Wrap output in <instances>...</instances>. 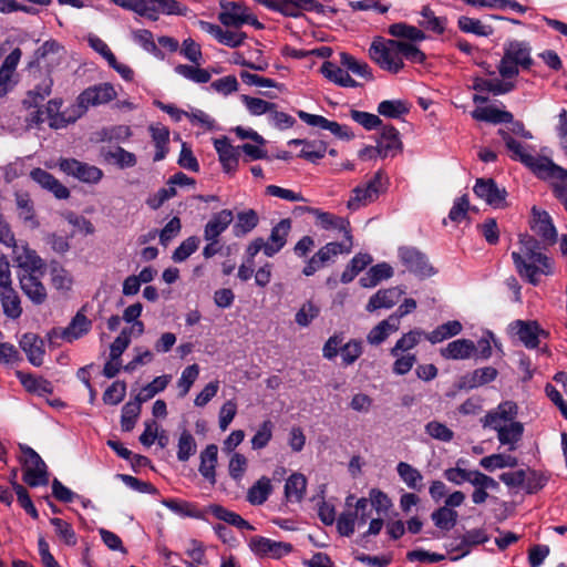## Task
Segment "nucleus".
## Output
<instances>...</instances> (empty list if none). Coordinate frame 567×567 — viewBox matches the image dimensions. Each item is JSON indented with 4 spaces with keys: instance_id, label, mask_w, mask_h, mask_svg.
I'll use <instances>...</instances> for the list:
<instances>
[{
    "instance_id": "nucleus-1",
    "label": "nucleus",
    "mask_w": 567,
    "mask_h": 567,
    "mask_svg": "<svg viewBox=\"0 0 567 567\" xmlns=\"http://www.w3.org/2000/svg\"><path fill=\"white\" fill-rule=\"evenodd\" d=\"M519 251L512 252L517 274L533 286L540 282L542 276L554 274V260L542 252L540 243L530 235L519 236Z\"/></svg>"
},
{
    "instance_id": "nucleus-2",
    "label": "nucleus",
    "mask_w": 567,
    "mask_h": 567,
    "mask_svg": "<svg viewBox=\"0 0 567 567\" xmlns=\"http://www.w3.org/2000/svg\"><path fill=\"white\" fill-rule=\"evenodd\" d=\"M532 48L526 41L512 40L504 44V55L498 64V72L503 79L518 75L519 68L528 70L533 60Z\"/></svg>"
},
{
    "instance_id": "nucleus-3",
    "label": "nucleus",
    "mask_w": 567,
    "mask_h": 567,
    "mask_svg": "<svg viewBox=\"0 0 567 567\" xmlns=\"http://www.w3.org/2000/svg\"><path fill=\"white\" fill-rule=\"evenodd\" d=\"M400 45L401 40L377 38L369 49V55L381 69L396 74L404 66Z\"/></svg>"
},
{
    "instance_id": "nucleus-4",
    "label": "nucleus",
    "mask_w": 567,
    "mask_h": 567,
    "mask_svg": "<svg viewBox=\"0 0 567 567\" xmlns=\"http://www.w3.org/2000/svg\"><path fill=\"white\" fill-rule=\"evenodd\" d=\"M385 188L384 173L382 171H378L365 184L358 185L352 189L347 206L351 210L364 207L375 202Z\"/></svg>"
},
{
    "instance_id": "nucleus-5",
    "label": "nucleus",
    "mask_w": 567,
    "mask_h": 567,
    "mask_svg": "<svg viewBox=\"0 0 567 567\" xmlns=\"http://www.w3.org/2000/svg\"><path fill=\"white\" fill-rule=\"evenodd\" d=\"M352 249V236L347 231V239L342 243L331 241L321 247L307 262L302 274L307 277L315 275L316 271L324 267L329 262H333L334 258L340 254H349Z\"/></svg>"
},
{
    "instance_id": "nucleus-6",
    "label": "nucleus",
    "mask_w": 567,
    "mask_h": 567,
    "mask_svg": "<svg viewBox=\"0 0 567 567\" xmlns=\"http://www.w3.org/2000/svg\"><path fill=\"white\" fill-rule=\"evenodd\" d=\"M512 153V158L515 161H519L525 166H527L533 173H535L540 178H547L548 169H555L556 172L563 174V167L556 165L553 161L547 157L533 155L527 152L524 145L518 141L514 142L513 146L507 148Z\"/></svg>"
},
{
    "instance_id": "nucleus-7",
    "label": "nucleus",
    "mask_w": 567,
    "mask_h": 567,
    "mask_svg": "<svg viewBox=\"0 0 567 567\" xmlns=\"http://www.w3.org/2000/svg\"><path fill=\"white\" fill-rule=\"evenodd\" d=\"M23 481L31 487L43 486L49 483L47 465L41 456L31 447H22Z\"/></svg>"
},
{
    "instance_id": "nucleus-8",
    "label": "nucleus",
    "mask_w": 567,
    "mask_h": 567,
    "mask_svg": "<svg viewBox=\"0 0 567 567\" xmlns=\"http://www.w3.org/2000/svg\"><path fill=\"white\" fill-rule=\"evenodd\" d=\"M218 20L223 25L229 28H240L244 24H251L257 29L262 28V24L241 2L221 3V11L218 13Z\"/></svg>"
},
{
    "instance_id": "nucleus-9",
    "label": "nucleus",
    "mask_w": 567,
    "mask_h": 567,
    "mask_svg": "<svg viewBox=\"0 0 567 567\" xmlns=\"http://www.w3.org/2000/svg\"><path fill=\"white\" fill-rule=\"evenodd\" d=\"M368 508L369 499L361 497L355 502L353 509L344 511L337 519V528L340 535L349 537L354 533L357 522L360 525L365 524L370 516Z\"/></svg>"
},
{
    "instance_id": "nucleus-10",
    "label": "nucleus",
    "mask_w": 567,
    "mask_h": 567,
    "mask_svg": "<svg viewBox=\"0 0 567 567\" xmlns=\"http://www.w3.org/2000/svg\"><path fill=\"white\" fill-rule=\"evenodd\" d=\"M62 172L71 175L83 183L96 184L103 177V172L93 165L82 163L75 158H63L59 163Z\"/></svg>"
},
{
    "instance_id": "nucleus-11",
    "label": "nucleus",
    "mask_w": 567,
    "mask_h": 567,
    "mask_svg": "<svg viewBox=\"0 0 567 567\" xmlns=\"http://www.w3.org/2000/svg\"><path fill=\"white\" fill-rule=\"evenodd\" d=\"M399 258L402 265L419 277H430L434 274L433 267L429 264L424 254L414 247H401Z\"/></svg>"
},
{
    "instance_id": "nucleus-12",
    "label": "nucleus",
    "mask_w": 567,
    "mask_h": 567,
    "mask_svg": "<svg viewBox=\"0 0 567 567\" xmlns=\"http://www.w3.org/2000/svg\"><path fill=\"white\" fill-rule=\"evenodd\" d=\"M136 13L155 21L159 14H184V10L176 0H138Z\"/></svg>"
},
{
    "instance_id": "nucleus-13",
    "label": "nucleus",
    "mask_w": 567,
    "mask_h": 567,
    "mask_svg": "<svg viewBox=\"0 0 567 567\" xmlns=\"http://www.w3.org/2000/svg\"><path fill=\"white\" fill-rule=\"evenodd\" d=\"M511 330L528 349L537 348L539 338L548 336L536 320H515L511 323Z\"/></svg>"
},
{
    "instance_id": "nucleus-14",
    "label": "nucleus",
    "mask_w": 567,
    "mask_h": 567,
    "mask_svg": "<svg viewBox=\"0 0 567 567\" xmlns=\"http://www.w3.org/2000/svg\"><path fill=\"white\" fill-rule=\"evenodd\" d=\"M518 406L513 401H504L498 406L489 411L483 419L484 427L497 429L499 426L516 422Z\"/></svg>"
},
{
    "instance_id": "nucleus-15",
    "label": "nucleus",
    "mask_w": 567,
    "mask_h": 567,
    "mask_svg": "<svg viewBox=\"0 0 567 567\" xmlns=\"http://www.w3.org/2000/svg\"><path fill=\"white\" fill-rule=\"evenodd\" d=\"M116 96L113 85L102 83L84 90L78 97L79 105L83 109L105 104Z\"/></svg>"
},
{
    "instance_id": "nucleus-16",
    "label": "nucleus",
    "mask_w": 567,
    "mask_h": 567,
    "mask_svg": "<svg viewBox=\"0 0 567 567\" xmlns=\"http://www.w3.org/2000/svg\"><path fill=\"white\" fill-rule=\"evenodd\" d=\"M474 193L477 197L484 199L488 205L501 208L505 204L507 192L498 187L492 178H478L474 186Z\"/></svg>"
},
{
    "instance_id": "nucleus-17",
    "label": "nucleus",
    "mask_w": 567,
    "mask_h": 567,
    "mask_svg": "<svg viewBox=\"0 0 567 567\" xmlns=\"http://www.w3.org/2000/svg\"><path fill=\"white\" fill-rule=\"evenodd\" d=\"M250 549L258 556L280 558L292 551V545L284 542H276L266 537L255 536L249 542Z\"/></svg>"
},
{
    "instance_id": "nucleus-18",
    "label": "nucleus",
    "mask_w": 567,
    "mask_h": 567,
    "mask_svg": "<svg viewBox=\"0 0 567 567\" xmlns=\"http://www.w3.org/2000/svg\"><path fill=\"white\" fill-rule=\"evenodd\" d=\"M259 3L281 12L288 17H298L302 11H311L316 2L313 0H257Z\"/></svg>"
},
{
    "instance_id": "nucleus-19",
    "label": "nucleus",
    "mask_w": 567,
    "mask_h": 567,
    "mask_svg": "<svg viewBox=\"0 0 567 567\" xmlns=\"http://www.w3.org/2000/svg\"><path fill=\"white\" fill-rule=\"evenodd\" d=\"M401 150L399 131L392 125H383L377 144L378 155L381 157L394 156Z\"/></svg>"
},
{
    "instance_id": "nucleus-20",
    "label": "nucleus",
    "mask_w": 567,
    "mask_h": 567,
    "mask_svg": "<svg viewBox=\"0 0 567 567\" xmlns=\"http://www.w3.org/2000/svg\"><path fill=\"white\" fill-rule=\"evenodd\" d=\"M21 56V49L16 48L6 56L2 65L0 66V97L6 96L13 87L11 80Z\"/></svg>"
},
{
    "instance_id": "nucleus-21",
    "label": "nucleus",
    "mask_w": 567,
    "mask_h": 567,
    "mask_svg": "<svg viewBox=\"0 0 567 567\" xmlns=\"http://www.w3.org/2000/svg\"><path fill=\"white\" fill-rule=\"evenodd\" d=\"M19 346L27 354L31 364L40 367L43 363L44 342L38 334L32 332L24 333L19 341Z\"/></svg>"
},
{
    "instance_id": "nucleus-22",
    "label": "nucleus",
    "mask_w": 567,
    "mask_h": 567,
    "mask_svg": "<svg viewBox=\"0 0 567 567\" xmlns=\"http://www.w3.org/2000/svg\"><path fill=\"white\" fill-rule=\"evenodd\" d=\"M30 176L42 188L51 192L58 199L70 197V190L47 171L34 168L31 171Z\"/></svg>"
},
{
    "instance_id": "nucleus-23",
    "label": "nucleus",
    "mask_w": 567,
    "mask_h": 567,
    "mask_svg": "<svg viewBox=\"0 0 567 567\" xmlns=\"http://www.w3.org/2000/svg\"><path fill=\"white\" fill-rule=\"evenodd\" d=\"M291 230V220L289 218L281 219L277 225H275L271 229L268 241H266V256L272 257L278 251L282 249V247L287 243V237Z\"/></svg>"
},
{
    "instance_id": "nucleus-24",
    "label": "nucleus",
    "mask_w": 567,
    "mask_h": 567,
    "mask_svg": "<svg viewBox=\"0 0 567 567\" xmlns=\"http://www.w3.org/2000/svg\"><path fill=\"white\" fill-rule=\"evenodd\" d=\"M23 293L35 305H41L47 299V289L35 274H22L19 277Z\"/></svg>"
},
{
    "instance_id": "nucleus-25",
    "label": "nucleus",
    "mask_w": 567,
    "mask_h": 567,
    "mask_svg": "<svg viewBox=\"0 0 567 567\" xmlns=\"http://www.w3.org/2000/svg\"><path fill=\"white\" fill-rule=\"evenodd\" d=\"M233 212L229 209H223L219 213L213 215L209 221L204 228V238L207 241H216L220 234H223L233 221Z\"/></svg>"
},
{
    "instance_id": "nucleus-26",
    "label": "nucleus",
    "mask_w": 567,
    "mask_h": 567,
    "mask_svg": "<svg viewBox=\"0 0 567 567\" xmlns=\"http://www.w3.org/2000/svg\"><path fill=\"white\" fill-rule=\"evenodd\" d=\"M13 254L16 262L23 269V274H37L44 267V262L38 254L25 246L21 248L14 246Z\"/></svg>"
},
{
    "instance_id": "nucleus-27",
    "label": "nucleus",
    "mask_w": 567,
    "mask_h": 567,
    "mask_svg": "<svg viewBox=\"0 0 567 567\" xmlns=\"http://www.w3.org/2000/svg\"><path fill=\"white\" fill-rule=\"evenodd\" d=\"M476 352V346L472 340L457 339L440 349V353L447 360H465Z\"/></svg>"
},
{
    "instance_id": "nucleus-28",
    "label": "nucleus",
    "mask_w": 567,
    "mask_h": 567,
    "mask_svg": "<svg viewBox=\"0 0 567 567\" xmlns=\"http://www.w3.org/2000/svg\"><path fill=\"white\" fill-rule=\"evenodd\" d=\"M533 215L534 219L532 229L534 233L548 244H554L557 238V231L549 214L547 212H540L536 208H533Z\"/></svg>"
},
{
    "instance_id": "nucleus-29",
    "label": "nucleus",
    "mask_w": 567,
    "mask_h": 567,
    "mask_svg": "<svg viewBox=\"0 0 567 567\" xmlns=\"http://www.w3.org/2000/svg\"><path fill=\"white\" fill-rule=\"evenodd\" d=\"M402 295L403 290L398 287L379 290L370 298L365 309L369 312H373L381 308L390 309L400 301Z\"/></svg>"
},
{
    "instance_id": "nucleus-30",
    "label": "nucleus",
    "mask_w": 567,
    "mask_h": 567,
    "mask_svg": "<svg viewBox=\"0 0 567 567\" xmlns=\"http://www.w3.org/2000/svg\"><path fill=\"white\" fill-rule=\"evenodd\" d=\"M219 161L226 173H233L238 166L239 152L238 148L229 144L227 137L217 138L214 142Z\"/></svg>"
},
{
    "instance_id": "nucleus-31",
    "label": "nucleus",
    "mask_w": 567,
    "mask_h": 567,
    "mask_svg": "<svg viewBox=\"0 0 567 567\" xmlns=\"http://www.w3.org/2000/svg\"><path fill=\"white\" fill-rule=\"evenodd\" d=\"M321 73L329 81L342 87H357L359 85L340 63L337 64L330 61L323 62Z\"/></svg>"
},
{
    "instance_id": "nucleus-32",
    "label": "nucleus",
    "mask_w": 567,
    "mask_h": 567,
    "mask_svg": "<svg viewBox=\"0 0 567 567\" xmlns=\"http://www.w3.org/2000/svg\"><path fill=\"white\" fill-rule=\"evenodd\" d=\"M497 433V440L502 445L508 446V451H515L524 434V424L522 422H512L509 424L494 429Z\"/></svg>"
},
{
    "instance_id": "nucleus-33",
    "label": "nucleus",
    "mask_w": 567,
    "mask_h": 567,
    "mask_svg": "<svg viewBox=\"0 0 567 567\" xmlns=\"http://www.w3.org/2000/svg\"><path fill=\"white\" fill-rule=\"evenodd\" d=\"M205 513H210L215 518L233 525L239 529L254 530V527L240 515L231 512L218 504H212L205 508Z\"/></svg>"
},
{
    "instance_id": "nucleus-34",
    "label": "nucleus",
    "mask_w": 567,
    "mask_h": 567,
    "mask_svg": "<svg viewBox=\"0 0 567 567\" xmlns=\"http://www.w3.org/2000/svg\"><path fill=\"white\" fill-rule=\"evenodd\" d=\"M53 80L51 78L44 79L34 89L27 92L22 104L25 109H38L42 102L51 94Z\"/></svg>"
},
{
    "instance_id": "nucleus-35",
    "label": "nucleus",
    "mask_w": 567,
    "mask_h": 567,
    "mask_svg": "<svg viewBox=\"0 0 567 567\" xmlns=\"http://www.w3.org/2000/svg\"><path fill=\"white\" fill-rule=\"evenodd\" d=\"M497 374V370L493 367L476 369L462 378L461 386L467 389L478 388L494 381Z\"/></svg>"
},
{
    "instance_id": "nucleus-36",
    "label": "nucleus",
    "mask_w": 567,
    "mask_h": 567,
    "mask_svg": "<svg viewBox=\"0 0 567 567\" xmlns=\"http://www.w3.org/2000/svg\"><path fill=\"white\" fill-rule=\"evenodd\" d=\"M307 489V478L301 473H292L285 484V497L287 502H301Z\"/></svg>"
},
{
    "instance_id": "nucleus-37",
    "label": "nucleus",
    "mask_w": 567,
    "mask_h": 567,
    "mask_svg": "<svg viewBox=\"0 0 567 567\" xmlns=\"http://www.w3.org/2000/svg\"><path fill=\"white\" fill-rule=\"evenodd\" d=\"M92 322L81 312H78L70 324L64 328L60 337L68 342H72L86 334L91 329Z\"/></svg>"
},
{
    "instance_id": "nucleus-38",
    "label": "nucleus",
    "mask_w": 567,
    "mask_h": 567,
    "mask_svg": "<svg viewBox=\"0 0 567 567\" xmlns=\"http://www.w3.org/2000/svg\"><path fill=\"white\" fill-rule=\"evenodd\" d=\"M218 449L215 444H209L200 453L199 473L210 483H215Z\"/></svg>"
},
{
    "instance_id": "nucleus-39",
    "label": "nucleus",
    "mask_w": 567,
    "mask_h": 567,
    "mask_svg": "<svg viewBox=\"0 0 567 567\" xmlns=\"http://www.w3.org/2000/svg\"><path fill=\"white\" fill-rule=\"evenodd\" d=\"M394 317H389L385 320L379 322L374 328L370 330L367 336V340L372 346H379L392 333L396 332L400 328L395 322Z\"/></svg>"
},
{
    "instance_id": "nucleus-40",
    "label": "nucleus",
    "mask_w": 567,
    "mask_h": 567,
    "mask_svg": "<svg viewBox=\"0 0 567 567\" xmlns=\"http://www.w3.org/2000/svg\"><path fill=\"white\" fill-rule=\"evenodd\" d=\"M0 299L7 317L17 319L21 316L20 299L12 285L0 289Z\"/></svg>"
},
{
    "instance_id": "nucleus-41",
    "label": "nucleus",
    "mask_w": 567,
    "mask_h": 567,
    "mask_svg": "<svg viewBox=\"0 0 567 567\" xmlns=\"http://www.w3.org/2000/svg\"><path fill=\"white\" fill-rule=\"evenodd\" d=\"M272 484L269 477L261 476L247 492V502L251 505H262L272 493Z\"/></svg>"
},
{
    "instance_id": "nucleus-42",
    "label": "nucleus",
    "mask_w": 567,
    "mask_h": 567,
    "mask_svg": "<svg viewBox=\"0 0 567 567\" xmlns=\"http://www.w3.org/2000/svg\"><path fill=\"white\" fill-rule=\"evenodd\" d=\"M472 117L476 121L488 123H511L513 114L507 111H501L494 106L477 107L472 112Z\"/></svg>"
},
{
    "instance_id": "nucleus-43",
    "label": "nucleus",
    "mask_w": 567,
    "mask_h": 567,
    "mask_svg": "<svg viewBox=\"0 0 567 567\" xmlns=\"http://www.w3.org/2000/svg\"><path fill=\"white\" fill-rule=\"evenodd\" d=\"M340 64L347 69V72H352L354 75L364 79L365 81H372L373 75L369 64L364 61L355 59L353 55L341 52Z\"/></svg>"
},
{
    "instance_id": "nucleus-44",
    "label": "nucleus",
    "mask_w": 567,
    "mask_h": 567,
    "mask_svg": "<svg viewBox=\"0 0 567 567\" xmlns=\"http://www.w3.org/2000/svg\"><path fill=\"white\" fill-rule=\"evenodd\" d=\"M396 472L405 485L415 491L423 488V476L421 472L406 462H399Z\"/></svg>"
},
{
    "instance_id": "nucleus-45",
    "label": "nucleus",
    "mask_w": 567,
    "mask_h": 567,
    "mask_svg": "<svg viewBox=\"0 0 567 567\" xmlns=\"http://www.w3.org/2000/svg\"><path fill=\"white\" fill-rule=\"evenodd\" d=\"M388 32L394 38L405 39L411 42H421L426 38L425 33L421 29L404 22L391 24Z\"/></svg>"
},
{
    "instance_id": "nucleus-46",
    "label": "nucleus",
    "mask_w": 567,
    "mask_h": 567,
    "mask_svg": "<svg viewBox=\"0 0 567 567\" xmlns=\"http://www.w3.org/2000/svg\"><path fill=\"white\" fill-rule=\"evenodd\" d=\"M16 205L19 217L28 223L31 227H38L39 223L35 219L34 206L29 194L16 193Z\"/></svg>"
},
{
    "instance_id": "nucleus-47",
    "label": "nucleus",
    "mask_w": 567,
    "mask_h": 567,
    "mask_svg": "<svg viewBox=\"0 0 567 567\" xmlns=\"http://www.w3.org/2000/svg\"><path fill=\"white\" fill-rule=\"evenodd\" d=\"M425 332L420 329L411 330L406 333H404L394 344L393 348L390 349V354L392 357H398L399 353H404L413 348H415L419 342L421 341V338H425Z\"/></svg>"
},
{
    "instance_id": "nucleus-48",
    "label": "nucleus",
    "mask_w": 567,
    "mask_h": 567,
    "mask_svg": "<svg viewBox=\"0 0 567 567\" xmlns=\"http://www.w3.org/2000/svg\"><path fill=\"white\" fill-rule=\"evenodd\" d=\"M162 504L179 516L198 519L204 518L203 512H200L194 504L189 502L178 501L175 498H165L162 501Z\"/></svg>"
},
{
    "instance_id": "nucleus-49",
    "label": "nucleus",
    "mask_w": 567,
    "mask_h": 567,
    "mask_svg": "<svg viewBox=\"0 0 567 567\" xmlns=\"http://www.w3.org/2000/svg\"><path fill=\"white\" fill-rule=\"evenodd\" d=\"M259 217L256 210L247 209L237 214V219L234 225V234L237 237L247 235L257 227Z\"/></svg>"
},
{
    "instance_id": "nucleus-50",
    "label": "nucleus",
    "mask_w": 567,
    "mask_h": 567,
    "mask_svg": "<svg viewBox=\"0 0 567 567\" xmlns=\"http://www.w3.org/2000/svg\"><path fill=\"white\" fill-rule=\"evenodd\" d=\"M462 331V324L457 320L447 321L436 329L425 334V338L433 344L444 341L445 339L457 336Z\"/></svg>"
},
{
    "instance_id": "nucleus-51",
    "label": "nucleus",
    "mask_w": 567,
    "mask_h": 567,
    "mask_svg": "<svg viewBox=\"0 0 567 567\" xmlns=\"http://www.w3.org/2000/svg\"><path fill=\"white\" fill-rule=\"evenodd\" d=\"M372 262V258L368 254H358L349 262L343 270L340 280L343 284L351 282L359 272H361L369 264Z\"/></svg>"
},
{
    "instance_id": "nucleus-52",
    "label": "nucleus",
    "mask_w": 567,
    "mask_h": 567,
    "mask_svg": "<svg viewBox=\"0 0 567 567\" xmlns=\"http://www.w3.org/2000/svg\"><path fill=\"white\" fill-rule=\"evenodd\" d=\"M392 267L382 262L371 267L367 275L360 279V282L363 287H374L381 280L392 277Z\"/></svg>"
},
{
    "instance_id": "nucleus-53",
    "label": "nucleus",
    "mask_w": 567,
    "mask_h": 567,
    "mask_svg": "<svg viewBox=\"0 0 567 567\" xmlns=\"http://www.w3.org/2000/svg\"><path fill=\"white\" fill-rule=\"evenodd\" d=\"M421 17L422 20L419 22V24L425 30L432 31L436 34H442L445 31L446 19L436 17L434 11L429 6H424L422 8Z\"/></svg>"
},
{
    "instance_id": "nucleus-54",
    "label": "nucleus",
    "mask_w": 567,
    "mask_h": 567,
    "mask_svg": "<svg viewBox=\"0 0 567 567\" xmlns=\"http://www.w3.org/2000/svg\"><path fill=\"white\" fill-rule=\"evenodd\" d=\"M171 382V375L164 374L161 377H156L152 382L146 384L141 391L137 393L135 399L140 403H144L155 396L157 393L165 390V388Z\"/></svg>"
},
{
    "instance_id": "nucleus-55",
    "label": "nucleus",
    "mask_w": 567,
    "mask_h": 567,
    "mask_svg": "<svg viewBox=\"0 0 567 567\" xmlns=\"http://www.w3.org/2000/svg\"><path fill=\"white\" fill-rule=\"evenodd\" d=\"M141 410L142 403L136 399L124 404L121 415V427L124 432H130L134 429L141 414Z\"/></svg>"
},
{
    "instance_id": "nucleus-56",
    "label": "nucleus",
    "mask_w": 567,
    "mask_h": 567,
    "mask_svg": "<svg viewBox=\"0 0 567 567\" xmlns=\"http://www.w3.org/2000/svg\"><path fill=\"white\" fill-rule=\"evenodd\" d=\"M518 460L515 456L507 454H492L481 458L480 465L486 471H494L496 468L515 467Z\"/></svg>"
},
{
    "instance_id": "nucleus-57",
    "label": "nucleus",
    "mask_w": 567,
    "mask_h": 567,
    "mask_svg": "<svg viewBox=\"0 0 567 567\" xmlns=\"http://www.w3.org/2000/svg\"><path fill=\"white\" fill-rule=\"evenodd\" d=\"M487 540H488V537L483 529L475 528V529L467 530L464 534L461 544L457 546V549L462 550V554L453 557L452 560H457L461 557H464L465 555H467L470 551L468 550L470 546L480 545Z\"/></svg>"
},
{
    "instance_id": "nucleus-58",
    "label": "nucleus",
    "mask_w": 567,
    "mask_h": 567,
    "mask_svg": "<svg viewBox=\"0 0 567 567\" xmlns=\"http://www.w3.org/2000/svg\"><path fill=\"white\" fill-rule=\"evenodd\" d=\"M175 72L183 78L195 83H207L212 75L209 71L198 68V65L178 64L175 66Z\"/></svg>"
},
{
    "instance_id": "nucleus-59",
    "label": "nucleus",
    "mask_w": 567,
    "mask_h": 567,
    "mask_svg": "<svg viewBox=\"0 0 567 567\" xmlns=\"http://www.w3.org/2000/svg\"><path fill=\"white\" fill-rule=\"evenodd\" d=\"M177 458L178 461L181 462H186L190 458V456H193L196 451H197V444H196V441L194 439V436L192 435L190 432H188L187 430H184L181 435H179V439H178V444H177Z\"/></svg>"
},
{
    "instance_id": "nucleus-60",
    "label": "nucleus",
    "mask_w": 567,
    "mask_h": 567,
    "mask_svg": "<svg viewBox=\"0 0 567 567\" xmlns=\"http://www.w3.org/2000/svg\"><path fill=\"white\" fill-rule=\"evenodd\" d=\"M457 25L461 31L480 37H487L492 32L491 27L485 25L481 20L465 16L458 18Z\"/></svg>"
},
{
    "instance_id": "nucleus-61",
    "label": "nucleus",
    "mask_w": 567,
    "mask_h": 567,
    "mask_svg": "<svg viewBox=\"0 0 567 567\" xmlns=\"http://www.w3.org/2000/svg\"><path fill=\"white\" fill-rule=\"evenodd\" d=\"M431 517L436 527H439L440 529L450 530L456 524L457 512L452 508H447L446 506H443L434 511Z\"/></svg>"
},
{
    "instance_id": "nucleus-62",
    "label": "nucleus",
    "mask_w": 567,
    "mask_h": 567,
    "mask_svg": "<svg viewBox=\"0 0 567 567\" xmlns=\"http://www.w3.org/2000/svg\"><path fill=\"white\" fill-rule=\"evenodd\" d=\"M378 112L385 117L399 118L401 115L406 114L409 109L403 101L385 100L379 104Z\"/></svg>"
},
{
    "instance_id": "nucleus-63",
    "label": "nucleus",
    "mask_w": 567,
    "mask_h": 567,
    "mask_svg": "<svg viewBox=\"0 0 567 567\" xmlns=\"http://www.w3.org/2000/svg\"><path fill=\"white\" fill-rule=\"evenodd\" d=\"M327 152V145L322 141H310L305 143L299 157L309 162L316 163L318 159L323 158Z\"/></svg>"
},
{
    "instance_id": "nucleus-64",
    "label": "nucleus",
    "mask_w": 567,
    "mask_h": 567,
    "mask_svg": "<svg viewBox=\"0 0 567 567\" xmlns=\"http://www.w3.org/2000/svg\"><path fill=\"white\" fill-rule=\"evenodd\" d=\"M320 313V308L312 301L305 302L295 316V321L299 327H308Z\"/></svg>"
}]
</instances>
